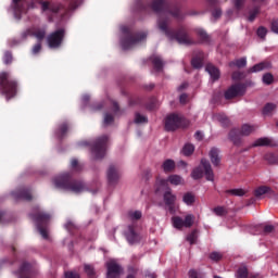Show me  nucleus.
<instances>
[{
  "mask_svg": "<svg viewBox=\"0 0 278 278\" xmlns=\"http://www.w3.org/2000/svg\"><path fill=\"white\" fill-rule=\"evenodd\" d=\"M71 167L74 170H81V167H79V162L77 161V159H72L71 161Z\"/></svg>",
  "mask_w": 278,
  "mask_h": 278,
  "instance_id": "obj_47",
  "label": "nucleus"
},
{
  "mask_svg": "<svg viewBox=\"0 0 278 278\" xmlns=\"http://www.w3.org/2000/svg\"><path fill=\"white\" fill-rule=\"evenodd\" d=\"M112 123H114V117L112 116V115H110V114H105L104 115V122H103V124L104 125H112Z\"/></svg>",
  "mask_w": 278,
  "mask_h": 278,
  "instance_id": "obj_46",
  "label": "nucleus"
},
{
  "mask_svg": "<svg viewBox=\"0 0 278 278\" xmlns=\"http://www.w3.org/2000/svg\"><path fill=\"white\" fill-rule=\"evenodd\" d=\"M167 181H169L172 186H184V178L179 175L168 176Z\"/></svg>",
  "mask_w": 278,
  "mask_h": 278,
  "instance_id": "obj_28",
  "label": "nucleus"
},
{
  "mask_svg": "<svg viewBox=\"0 0 278 278\" xmlns=\"http://www.w3.org/2000/svg\"><path fill=\"white\" fill-rule=\"evenodd\" d=\"M203 175L206 181H214V170H212L210 161L205 159H202L201 164L192 170L191 177L197 180L203 178Z\"/></svg>",
  "mask_w": 278,
  "mask_h": 278,
  "instance_id": "obj_5",
  "label": "nucleus"
},
{
  "mask_svg": "<svg viewBox=\"0 0 278 278\" xmlns=\"http://www.w3.org/2000/svg\"><path fill=\"white\" fill-rule=\"evenodd\" d=\"M189 278H199V274L194 269H191L189 271Z\"/></svg>",
  "mask_w": 278,
  "mask_h": 278,
  "instance_id": "obj_62",
  "label": "nucleus"
},
{
  "mask_svg": "<svg viewBox=\"0 0 278 278\" xmlns=\"http://www.w3.org/2000/svg\"><path fill=\"white\" fill-rule=\"evenodd\" d=\"M233 5L236 10H242V5H244V0H233Z\"/></svg>",
  "mask_w": 278,
  "mask_h": 278,
  "instance_id": "obj_50",
  "label": "nucleus"
},
{
  "mask_svg": "<svg viewBox=\"0 0 278 278\" xmlns=\"http://www.w3.org/2000/svg\"><path fill=\"white\" fill-rule=\"evenodd\" d=\"M274 231H275V226H273V225H267L264 228L265 233H273Z\"/></svg>",
  "mask_w": 278,
  "mask_h": 278,
  "instance_id": "obj_58",
  "label": "nucleus"
},
{
  "mask_svg": "<svg viewBox=\"0 0 278 278\" xmlns=\"http://www.w3.org/2000/svg\"><path fill=\"white\" fill-rule=\"evenodd\" d=\"M48 47L50 49H59L64 40V29L55 30L48 36Z\"/></svg>",
  "mask_w": 278,
  "mask_h": 278,
  "instance_id": "obj_13",
  "label": "nucleus"
},
{
  "mask_svg": "<svg viewBox=\"0 0 278 278\" xmlns=\"http://www.w3.org/2000/svg\"><path fill=\"white\" fill-rule=\"evenodd\" d=\"M55 188L61 190H67L68 192H74V194H79L80 192H86V185L81 181H73L67 176V174L58 176L53 179Z\"/></svg>",
  "mask_w": 278,
  "mask_h": 278,
  "instance_id": "obj_2",
  "label": "nucleus"
},
{
  "mask_svg": "<svg viewBox=\"0 0 278 278\" xmlns=\"http://www.w3.org/2000/svg\"><path fill=\"white\" fill-rule=\"evenodd\" d=\"M12 195L14 197V199H23L24 201H31V193L25 189L17 192H12Z\"/></svg>",
  "mask_w": 278,
  "mask_h": 278,
  "instance_id": "obj_23",
  "label": "nucleus"
},
{
  "mask_svg": "<svg viewBox=\"0 0 278 278\" xmlns=\"http://www.w3.org/2000/svg\"><path fill=\"white\" fill-rule=\"evenodd\" d=\"M254 194L255 197H264V194H267L269 199H273V197H275V191L268 186H262L256 188Z\"/></svg>",
  "mask_w": 278,
  "mask_h": 278,
  "instance_id": "obj_21",
  "label": "nucleus"
},
{
  "mask_svg": "<svg viewBox=\"0 0 278 278\" xmlns=\"http://www.w3.org/2000/svg\"><path fill=\"white\" fill-rule=\"evenodd\" d=\"M212 14L214 18H220V14H223V12L219 9H216Z\"/></svg>",
  "mask_w": 278,
  "mask_h": 278,
  "instance_id": "obj_60",
  "label": "nucleus"
},
{
  "mask_svg": "<svg viewBox=\"0 0 278 278\" xmlns=\"http://www.w3.org/2000/svg\"><path fill=\"white\" fill-rule=\"evenodd\" d=\"M128 218H130V220H140V218H142V212L140 211L129 212Z\"/></svg>",
  "mask_w": 278,
  "mask_h": 278,
  "instance_id": "obj_35",
  "label": "nucleus"
},
{
  "mask_svg": "<svg viewBox=\"0 0 278 278\" xmlns=\"http://www.w3.org/2000/svg\"><path fill=\"white\" fill-rule=\"evenodd\" d=\"M230 66H237L238 68H244L247 66V58H241L236 62L230 63Z\"/></svg>",
  "mask_w": 278,
  "mask_h": 278,
  "instance_id": "obj_34",
  "label": "nucleus"
},
{
  "mask_svg": "<svg viewBox=\"0 0 278 278\" xmlns=\"http://www.w3.org/2000/svg\"><path fill=\"white\" fill-rule=\"evenodd\" d=\"M33 218L36 223V227L40 236L43 238V240H49V228L47 227V224L49 223V220H51V215L39 212L33 215Z\"/></svg>",
  "mask_w": 278,
  "mask_h": 278,
  "instance_id": "obj_7",
  "label": "nucleus"
},
{
  "mask_svg": "<svg viewBox=\"0 0 278 278\" xmlns=\"http://www.w3.org/2000/svg\"><path fill=\"white\" fill-rule=\"evenodd\" d=\"M106 266V278H121L123 275V267L116 262V260L111 258L105 263Z\"/></svg>",
  "mask_w": 278,
  "mask_h": 278,
  "instance_id": "obj_12",
  "label": "nucleus"
},
{
  "mask_svg": "<svg viewBox=\"0 0 278 278\" xmlns=\"http://www.w3.org/2000/svg\"><path fill=\"white\" fill-rule=\"evenodd\" d=\"M180 103H187L188 102V94L182 93L179 98Z\"/></svg>",
  "mask_w": 278,
  "mask_h": 278,
  "instance_id": "obj_61",
  "label": "nucleus"
},
{
  "mask_svg": "<svg viewBox=\"0 0 278 278\" xmlns=\"http://www.w3.org/2000/svg\"><path fill=\"white\" fill-rule=\"evenodd\" d=\"M194 201H197V195H194V193L192 192H186L182 195V202L185 203V205H194Z\"/></svg>",
  "mask_w": 278,
  "mask_h": 278,
  "instance_id": "obj_26",
  "label": "nucleus"
},
{
  "mask_svg": "<svg viewBox=\"0 0 278 278\" xmlns=\"http://www.w3.org/2000/svg\"><path fill=\"white\" fill-rule=\"evenodd\" d=\"M152 64L154 66V70L160 73L162 68H164V61H162V58L160 55H154L151 58Z\"/></svg>",
  "mask_w": 278,
  "mask_h": 278,
  "instance_id": "obj_25",
  "label": "nucleus"
},
{
  "mask_svg": "<svg viewBox=\"0 0 278 278\" xmlns=\"http://www.w3.org/2000/svg\"><path fill=\"white\" fill-rule=\"evenodd\" d=\"M187 241L189 242V244H194V242H197V230H193L187 236Z\"/></svg>",
  "mask_w": 278,
  "mask_h": 278,
  "instance_id": "obj_40",
  "label": "nucleus"
},
{
  "mask_svg": "<svg viewBox=\"0 0 278 278\" xmlns=\"http://www.w3.org/2000/svg\"><path fill=\"white\" fill-rule=\"evenodd\" d=\"M219 151L216 148L211 149L210 151V159L212 164H214V166H218V164H220V156H219Z\"/></svg>",
  "mask_w": 278,
  "mask_h": 278,
  "instance_id": "obj_24",
  "label": "nucleus"
},
{
  "mask_svg": "<svg viewBox=\"0 0 278 278\" xmlns=\"http://www.w3.org/2000/svg\"><path fill=\"white\" fill-rule=\"evenodd\" d=\"M181 153L182 155H186V156L192 155V153H194V146L192 143L185 144Z\"/></svg>",
  "mask_w": 278,
  "mask_h": 278,
  "instance_id": "obj_32",
  "label": "nucleus"
},
{
  "mask_svg": "<svg viewBox=\"0 0 278 278\" xmlns=\"http://www.w3.org/2000/svg\"><path fill=\"white\" fill-rule=\"evenodd\" d=\"M181 127V116L177 114L167 115L165 118V129L166 131H175Z\"/></svg>",
  "mask_w": 278,
  "mask_h": 278,
  "instance_id": "obj_15",
  "label": "nucleus"
},
{
  "mask_svg": "<svg viewBox=\"0 0 278 278\" xmlns=\"http://www.w3.org/2000/svg\"><path fill=\"white\" fill-rule=\"evenodd\" d=\"M214 214H216V216H224L225 214V207L223 206H217L214 208Z\"/></svg>",
  "mask_w": 278,
  "mask_h": 278,
  "instance_id": "obj_49",
  "label": "nucleus"
},
{
  "mask_svg": "<svg viewBox=\"0 0 278 278\" xmlns=\"http://www.w3.org/2000/svg\"><path fill=\"white\" fill-rule=\"evenodd\" d=\"M252 147H275V143L273 142V139L268 137H262L256 139L253 143Z\"/></svg>",
  "mask_w": 278,
  "mask_h": 278,
  "instance_id": "obj_22",
  "label": "nucleus"
},
{
  "mask_svg": "<svg viewBox=\"0 0 278 278\" xmlns=\"http://www.w3.org/2000/svg\"><path fill=\"white\" fill-rule=\"evenodd\" d=\"M247 92L244 85H232L226 92L225 99H235V97H242Z\"/></svg>",
  "mask_w": 278,
  "mask_h": 278,
  "instance_id": "obj_16",
  "label": "nucleus"
},
{
  "mask_svg": "<svg viewBox=\"0 0 278 278\" xmlns=\"http://www.w3.org/2000/svg\"><path fill=\"white\" fill-rule=\"evenodd\" d=\"M9 79V73H0V93L4 94L7 101H10V99L16 97V83L10 81Z\"/></svg>",
  "mask_w": 278,
  "mask_h": 278,
  "instance_id": "obj_4",
  "label": "nucleus"
},
{
  "mask_svg": "<svg viewBox=\"0 0 278 278\" xmlns=\"http://www.w3.org/2000/svg\"><path fill=\"white\" fill-rule=\"evenodd\" d=\"M166 5V2L164 0H154L152 4V10L154 12H161V10H164Z\"/></svg>",
  "mask_w": 278,
  "mask_h": 278,
  "instance_id": "obj_30",
  "label": "nucleus"
},
{
  "mask_svg": "<svg viewBox=\"0 0 278 278\" xmlns=\"http://www.w3.org/2000/svg\"><path fill=\"white\" fill-rule=\"evenodd\" d=\"M237 278H247L249 277V269H247L245 266L239 267L237 273H236Z\"/></svg>",
  "mask_w": 278,
  "mask_h": 278,
  "instance_id": "obj_33",
  "label": "nucleus"
},
{
  "mask_svg": "<svg viewBox=\"0 0 278 278\" xmlns=\"http://www.w3.org/2000/svg\"><path fill=\"white\" fill-rule=\"evenodd\" d=\"M62 10H64L62 3L49 1L41 2V12L48 17V21H53Z\"/></svg>",
  "mask_w": 278,
  "mask_h": 278,
  "instance_id": "obj_8",
  "label": "nucleus"
},
{
  "mask_svg": "<svg viewBox=\"0 0 278 278\" xmlns=\"http://www.w3.org/2000/svg\"><path fill=\"white\" fill-rule=\"evenodd\" d=\"M257 14H260V8H255L253 11L250 12V15L248 16V21H250V23H253Z\"/></svg>",
  "mask_w": 278,
  "mask_h": 278,
  "instance_id": "obj_41",
  "label": "nucleus"
},
{
  "mask_svg": "<svg viewBox=\"0 0 278 278\" xmlns=\"http://www.w3.org/2000/svg\"><path fill=\"white\" fill-rule=\"evenodd\" d=\"M198 36H200V38H202V40H205V38H207V33H205V30H203V28H199L197 30Z\"/></svg>",
  "mask_w": 278,
  "mask_h": 278,
  "instance_id": "obj_53",
  "label": "nucleus"
},
{
  "mask_svg": "<svg viewBox=\"0 0 278 278\" xmlns=\"http://www.w3.org/2000/svg\"><path fill=\"white\" fill-rule=\"evenodd\" d=\"M66 131H68V126L66 124H63L59 131L56 132L58 138H62V136H64V134H66Z\"/></svg>",
  "mask_w": 278,
  "mask_h": 278,
  "instance_id": "obj_43",
  "label": "nucleus"
},
{
  "mask_svg": "<svg viewBox=\"0 0 278 278\" xmlns=\"http://www.w3.org/2000/svg\"><path fill=\"white\" fill-rule=\"evenodd\" d=\"M27 2L25 0H12L11 11L16 21H21L22 14H25Z\"/></svg>",
  "mask_w": 278,
  "mask_h": 278,
  "instance_id": "obj_14",
  "label": "nucleus"
},
{
  "mask_svg": "<svg viewBox=\"0 0 278 278\" xmlns=\"http://www.w3.org/2000/svg\"><path fill=\"white\" fill-rule=\"evenodd\" d=\"M157 26L159 29H161V31H163V34L169 38V40H177L179 45H190V37H188V34L181 30L174 35L173 31L168 30V21L164 20L163 17L159 18Z\"/></svg>",
  "mask_w": 278,
  "mask_h": 278,
  "instance_id": "obj_3",
  "label": "nucleus"
},
{
  "mask_svg": "<svg viewBox=\"0 0 278 278\" xmlns=\"http://www.w3.org/2000/svg\"><path fill=\"white\" fill-rule=\"evenodd\" d=\"M232 79H242V74L240 72H235L232 74Z\"/></svg>",
  "mask_w": 278,
  "mask_h": 278,
  "instance_id": "obj_63",
  "label": "nucleus"
},
{
  "mask_svg": "<svg viewBox=\"0 0 278 278\" xmlns=\"http://www.w3.org/2000/svg\"><path fill=\"white\" fill-rule=\"evenodd\" d=\"M265 160H267V162H269V164H275V162H277V160H275V154L265 155Z\"/></svg>",
  "mask_w": 278,
  "mask_h": 278,
  "instance_id": "obj_55",
  "label": "nucleus"
},
{
  "mask_svg": "<svg viewBox=\"0 0 278 278\" xmlns=\"http://www.w3.org/2000/svg\"><path fill=\"white\" fill-rule=\"evenodd\" d=\"M85 273L89 277H93L94 276V267H92L91 265H85Z\"/></svg>",
  "mask_w": 278,
  "mask_h": 278,
  "instance_id": "obj_45",
  "label": "nucleus"
},
{
  "mask_svg": "<svg viewBox=\"0 0 278 278\" xmlns=\"http://www.w3.org/2000/svg\"><path fill=\"white\" fill-rule=\"evenodd\" d=\"M161 188H164V179L156 180V192H160Z\"/></svg>",
  "mask_w": 278,
  "mask_h": 278,
  "instance_id": "obj_59",
  "label": "nucleus"
},
{
  "mask_svg": "<svg viewBox=\"0 0 278 278\" xmlns=\"http://www.w3.org/2000/svg\"><path fill=\"white\" fill-rule=\"evenodd\" d=\"M206 73H208L212 81H218L220 79V70L218 67L208 64L205 67Z\"/></svg>",
  "mask_w": 278,
  "mask_h": 278,
  "instance_id": "obj_20",
  "label": "nucleus"
},
{
  "mask_svg": "<svg viewBox=\"0 0 278 278\" xmlns=\"http://www.w3.org/2000/svg\"><path fill=\"white\" fill-rule=\"evenodd\" d=\"M194 138H195V140H203V132L197 131V132L194 134Z\"/></svg>",
  "mask_w": 278,
  "mask_h": 278,
  "instance_id": "obj_64",
  "label": "nucleus"
},
{
  "mask_svg": "<svg viewBox=\"0 0 278 278\" xmlns=\"http://www.w3.org/2000/svg\"><path fill=\"white\" fill-rule=\"evenodd\" d=\"M125 237L127 242H129V244H136V242H140V235L136 232V230L134 229V226H128L126 231H125Z\"/></svg>",
  "mask_w": 278,
  "mask_h": 278,
  "instance_id": "obj_17",
  "label": "nucleus"
},
{
  "mask_svg": "<svg viewBox=\"0 0 278 278\" xmlns=\"http://www.w3.org/2000/svg\"><path fill=\"white\" fill-rule=\"evenodd\" d=\"M256 34L258 38H266V34H268V29H266V27L264 26H261L257 28Z\"/></svg>",
  "mask_w": 278,
  "mask_h": 278,
  "instance_id": "obj_39",
  "label": "nucleus"
},
{
  "mask_svg": "<svg viewBox=\"0 0 278 278\" xmlns=\"http://www.w3.org/2000/svg\"><path fill=\"white\" fill-rule=\"evenodd\" d=\"M106 177H108L109 184H116V181H118L121 177V170H118L116 166L111 165L108 169Z\"/></svg>",
  "mask_w": 278,
  "mask_h": 278,
  "instance_id": "obj_18",
  "label": "nucleus"
},
{
  "mask_svg": "<svg viewBox=\"0 0 278 278\" xmlns=\"http://www.w3.org/2000/svg\"><path fill=\"white\" fill-rule=\"evenodd\" d=\"M42 49V45L37 43L33 47V55H38L40 53V50Z\"/></svg>",
  "mask_w": 278,
  "mask_h": 278,
  "instance_id": "obj_52",
  "label": "nucleus"
},
{
  "mask_svg": "<svg viewBox=\"0 0 278 278\" xmlns=\"http://www.w3.org/2000/svg\"><path fill=\"white\" fill-rule=\"evenodd\" d=\"M4 64H12V53L5 52L3 58Z\"/></svg>",
  "mask_w": 278,
  "mask_h": 278,
  "instance_id": "obj_48",
  "label": "nucleus"
},
{
  "mask_svg": "<svg viewBox=\"0 0 278 278\" xmlns=\"http://www.w3.org/2000/svg\"><path fill=\"white\" fill-rule=\"evenodd\" d=\"M228 194H232V197H244L247 191L244 189H232L228 191Z\"/></svg>",
  "mask_w": 278,
  "mask_h": 278,
  "instance_id": "obj_37",
  "label": "nucleus"
},
{
  "mask_svg": "<svg viewBox=\"0 0 278 278\" xmlns=\"http://www.w3.org/2000/svg\"><path fill=\"white\" fill-rule=\"evenodd\" d=\"M121 47L124 51H129V49H134L140 42L147 40V33L142 31L134 36L127 26H121Z\"/></svg>",
  "mask_w": 278,
  "mask_h": 278,
  "instance_id": "obj_1",
  "label": "nucleus"
},
{
  "mask_svg": "<svg viewBox=\"0 0 278 278\" xmlns=\"http://www.w3.org/2000/svg\"><path fill=\"white\" fill-rule=\"evenodd\" d=\"M65 278H79V274L75 271H67L65 273Z\"/></svg>",
  "mask_w": 278,
  "mask_h": 278,
  "instance_id": "obj_56",
  "label": "nucleus"
},
{
  "mask_svg": "<svg viewBox=\"0 0 278 278\" xmlns=\"http://www.w3.org/2000/svg\"><path fill=\"white\" fill-rule=\"evenodd\" d=\"M47 35V31L45 29H35L29 28L26 31L23 33V38H27V36H34L37 38V40H42L45 36Z\"/></svg>",
  "mask_w": 278,
  "mask_h": 278,
  "instance_id": "obj_19",
  "label": "nucleus"
},
{
  "mask_svg": "<svg viewBox=\"0 0 278 278\" xmlns=\"http://www.w3.org/2000/svg\"><path fill=\"white\" fill-rule=\"evenodd\" d=\"M266 68H270V63L262 62V63H258V64L254 65L250 70V73H260L261 71H266Z\"/></svg>",
  "mask_w": 278,
  "mask_h": 278,
  "instance_id": "obj_27",
  "label": "nucleus"
},
{
  "mask_svg": "<svg viewBox=\"0 0 278 278\" xmlns=\"http://www.w3.org/2000/svg\"><path fill=\"white\" fill-rule=\"evenodd\" d=\"M30 267H31V265H29V263H23L20 268V274L23 275V273H27V269Z\"/></svg>",
  "mask_w": 278,
  "mask_h": 278,
  "instance_id": "obj_51",
  "label": "nucleus"
},
{
  "mask_svg": "<svg viewBox=\"0 0 278 278\" xmlns=\"http://www.w3.org/2000/svg\"><path fill=\"white\" fill-rule=\"evenodd\" d=\"M147 122H148L147 116L141 115L140 113H136V115H135V123L137 125H142V124H144Z\"/></svg>",
  "mask_w": 278,
  "mask_h": 278,
  "instance_id": "obj_36",
  "label": "nucleus"
},
{
  "mask_svg": "<svg viewBox=\"0 0 278 278\" xmlns=\"http://www.w3.org/2000/svg\"><path fill=\"white\" fill-rule=\"evenodd\" d=\"M191 64H192L193 68H201V66H203V60H201L199 58H194V59H192Z\"/></svg>",
  "mask_w": 278,
  "mask_h": 278,
  "instance_id": "obj_42",
  "label": "nucleus"
},
{
  "mask_svg": "<svg viewBox=\"0 0 278 278\" xmlns=\"http://www.w3.org/2000/svg\"><path fill=\"white\" fill-rule=\"evenodd\" d=\"M163 201L167 206L169 214H177V212H179V205L175 204V202L177 201V195L174 194L170 189L164 192Z\"/></svg>",
  "mask_w": 278,
  "mask_h": 278,
  "instance_id": "obj_11",
  "label": "nucleus"
},
{
  "mask_svg": "<svg viewBox=\"0 0 278 278\" xmlns=\"http://www.w3.org/2000/svg\"><path fill=\"white\" fill-rule=\"evenodd\" d=\"M172 225L175 229H189V227H192L194 225V215L188 214L185 216V219L180 216H174L172 217Z\"/></svg>",
  "mask_w": 278,
  "mask_h": 278,
  "instance_id": "obj_10",
  "label": "nucleus"
},
{
  "mask_svg": "<svg viewBox=\"0 0 278 278\" xmlns=\"http://www.w3.org/2000/svg\"><path fill=\"white\" fill-rule=\"evenodd\" d=\"M215 118L222 123V125H226L228 119L224 115H216Z\"/></svg>",
  "mask_w": 278,
  "mask_h": 278,
  "instance_id": "obj_57",
  "label": "nucleus"
},
{
  "mask_svg": "<svg viewBox=\"0 0 278 278\" xmlns=\"http://www.w3.org/2000/svg\"><path fill=\"white\" fill-rule=\"evenodd\" d=\"M273 81H274L273 74L267 73V74L263 75V84H266V86H270V84H273Z\"/></svg>",
  "mask_w": 278,
  "mask_h": 278,
  "instance_id": "obj_38",
  "label": "nucleus"
},
{
  "mask_svg": "<svg viewBox=\"0 0 278 278\" xmlns=\"http://www.w3.org/2000/svg\"><path fill=\"white\" fill-rule=\"evenodd\" d=\"M257 130V126L251 125V124H244L241 126V129H232L229 134L230 140L233 142V144H240V136H251V134H254V131Z\"/></svg>",
  "mask_w": 278,
  "mask_h": 278,
  "instance_id": "obj_9",
  "label": "nucleus"
},
{
  "mask_svg": "<svg viewBox=\"0 0 278 278\" xmlns=\"http://www.w3.org/2000/svg\"><path fill=\"white\" fill-rule=\"evenodd\" d=\"M271 31H273L274 34H278V20H274V21L271 22Z\"/></svg>",
  "mask_w": 278,
  "mask_h": 278,
  "instance_id": "obj_54",
  "label": "nucleus"
},
{
  "mask_svg": "<svg viewBox=\"0 0 278 278\" xmlns=\"http://www.w3.org/2000/svg\"><path fill=\"white\" fill-rule=\"evenodd\" d=\"M109 142H110V138L108 136H102L98 138L91 148V157L93 160H103L108 151Z\"/></svg>",
  "mask_w": 278,
  "mask_h": 278,
  "instance_id": "obj_6",
  "label": "nucleus"
},
{
  "mask_svg": "<svg viewBox=\"0 0 278 278\" xmlns=\"http://www.w3.org/2000/svg\"><path fill=\"white\" fill-rule=\"evenodd\" d=\"M210 258L213 262H218V260L223 258V254H220V252H213V253L210 254Z\"/></svg>",
  "mask_w": 278,
  "mask_h": 278,
  "instance_id": "obj_44",
  "label": "nucleus"
},
{
  "mask_svg": "<svg viewBox=\"0 0 278 278\" xmlns=\"http://www.w3.org/2000/svg\"><path fill=\"white\" fill-rule=\"evenodd\" d=\"M162 169L164 170V173H170L175 170V161L170 159L164 161L162 164Z\"/></svg>",
  "mask_w": 278,
  "mask_h": 278,
  "instance_id": "obj_29",
  "label": "nucleus"
},
{
  "mask_svg": "<svg viewBox=\"0 0 278 278\" xmlns=\"http://www.w3.org/2000/svg\"><path fill=\"white\" fill-rule=\"evenodd\" d=\"M275 110H277V105L273 103H267L263 109V114L264 116H270V114H273Z\"/></svg>",
  "mask_w": 278,
  "mask_h": 278,
  "instance_id": "obj_31",
  "label": "nucleus"
}]
</instances>
